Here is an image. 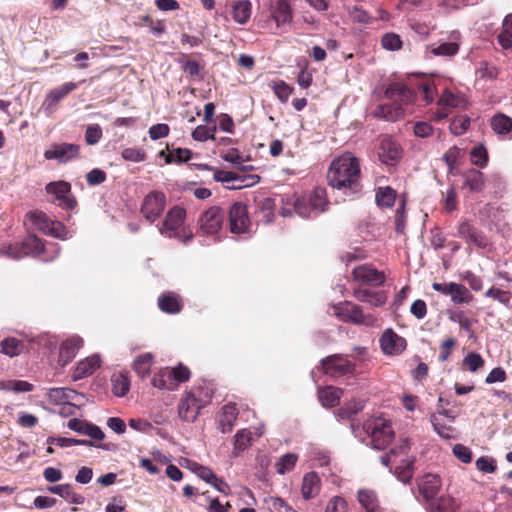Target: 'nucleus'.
Segmentation results:
<instances>
[{
	"label": "nucleus",
	"instance_id": "f257e3e1",
	"mask_svg": "<svg viewBox=\"0 0 512 512\" xmlns=\"http://www.w3.org/2000/svg\"><path fill=\"white\" fill-rule=\"evenodd\" d=\"M359 161L351 153H344L335 159L328 170L329 185L347 197H354L361 191Z\"/></svg>",
	"mask_w": 512,
	"mask_h": 512
},
{
	"label": "nucleus",
	"instance_id": "6e6d98bb",
	"mask_svg": "<svg viewBox=\"0 0 512 512\" xmlns=\"http://www.w3.org/2000/svg\"><path fill=\"white\" fill-rule=\"evenodd\" d=\"M470 125V119L466 116H459L454 118L450 123V131L454 135H462L466 132Z\"/></svg>",
	"mask_w": 512,
	"mask_h": 512
},
{
	"label": "nucleus",
	"instance_id": "0eeeda50",
	"mask_svg": "<svg viewBox=\"0 0 512 512\" xmlns=\"http://www.w3.org/2000/svg\"><path fill=\"white\" fill-rule=\"evenodd\" d=\"M333 314L342 322L355 325L372 326L376 318L371 314H365L362 308L350 301H344L332 306Z\"/></svg>",
	"mask_w": 512,
	"mask_h": 512
},
{
	"label": "nucleus",
	"instance_id": "338daca9",
	"mask_svg": "<svg viewBox=\"0 0 512 512\" xmlns=\"http://www.w3.org/2000/svg\"><path fill=\"white\" fill-rule=\"evenodd\" d=\"M453 455L461 462L468 464L472 461V451L469 447L456 444L453 447Z\"/></svg>",
	"mask_w": 512,
	"mask_h": 512
},
{
	"label": "nucleus",
	"instance_id": "680f3d73",
	"mask_svg": "<svg viewBox=\"0 0 512 512\" xmlns=\"http://www.w3.org/2000/svg\"><path fill=\"white\" fill-rule=\"evenodd\" d=\"M431 423L433 425L434 430L437 432L439 436L445 439H449L452 437L453 429L450 426L442 424L440 417L432 415Z\"/></svg>",
	"mask_w": 512,
	"mask_h": 512
},
{
	"label": "nucleus",
	"instance_id": "a18cd8bd",
	"mask_svg": "<svg viewBox=\"0 0 512 512\" xmlns=\"http://www.w3.org/2000/svg\"><path fill=\"white\" fill-rule=\"evenodd\" d=\"M235 177L237 180L232 181V185H227L228 189H242L246 187H251L257 184L260 180V177L255 174L242 175L235 173Z\"/></svg>",
	"mask_w": 512,
	"mask_h": 512
},
{
	"label": "nucleus",
	"instance_id": "c756f323",
	"mask_svg": "<svg viewBox=\"0 0 512 512\" xmlns=\"http://www.w3.org/2000/svg\"><path fill=\"white\" fill-rule=\"evenodd\" d=\"M301 490L303 498L306 500L315 497L319 493L320 478L315 472H310L304 475Z\"/></svg>",
	"mask_w": 512,
	"mask_h": 512
},
{
	"label": "nucleus",
	"instance_id": "393cba45",
	"mask_svg": "<svg viewBox=\"0 0 512 512\" xmlns=\"http://www.w3.org/2000/svg\"><path fill=\"white\" fill-rule=\"evenodd\" d=\"M47 490L53 494L65 499L68 503L75 505H82L85 502V497L76 493L70 484H59L50 486Z\"/></svg>",
	"mask_w": 512,
	"mask_h": 512
},
{
	"label": "nucleus",
	"instance_id": "2eb2a0df",
	"mask_svg": "<svg viewBox=\"0 0 512 512\" xmlns=\"http://www.w3.org/2000/svg\"><path fill=\"white\" fill-rule=\"evenodd\" d=\"M46 191L54 195L59 201V206L63 209H72L76 205L75 199L71 195V186L68 182L58 181L47 184Z\"/></svg>",
	"mask_w": 512,
	"mask_h": 512
},
{
	"label": "nucleus",
	"instance_id": "37998d69",
	"mask_svg": "<svg viewBox=\"0 0 512 512\" xmlns=\"http://www.w3.org/2000/svg\"><path fill=\"white\" fill-rule=\"evenodd\" d=\"M23 348V343L14 337L5 338L1 342V352L9 357L18 356Z\"/></svg>",
	"mask_w": 512,
	"mask_h": 512
},
{
	"label": "nucleus",
	"instance_id": "7c9ffc66",
	"mask_svg": "<svg viewBox=\"0 0 512 512\" xmlns=\"http://www.w3.org/2000/svg\"><path fill=\"white\" fill-rule=\"evenodd\" d=\"M458 51L459 43L457 42L455 36H453L452 41L434 44L428 48V53L433 56L452 57L456 55Z\"/></svg>",
	"mask_w": 512,
	"mask_h": 512
},
{
	"label": "nucleus",
	"instance_id": "864d4df0",
	"mask_svg": "<svg viewBox=\"0 0 512 512\" xmlns=\"http://www.w3.org/2000/svg\"><path fill=\"white\" fill-rule=\"evenodd\" d=\"M216 132V126L210 128L205 125L197 126L192 132V138L196 141L204 142L213 139Z\"/></svg>",
	"mask_w": 512,
	"mask_h": 512
},
{
	"label": "nucleus",
	"instance_id": "4468645a",
	"mask_svg": "<svg viewBox=\"0 0 512 512\" xmlns=\"http://www.w3.org/2000/svg\"><path fill=\"white\" fill-rule=\"evenodd\" d=\"M441 487V478L434 473H426L417 480L418 492L426 503L436 497Z\"/></svg>",
	"mask_w": 512,
	"mask_h": 512
},
{
	"label": "nucleus",
	"instance_id": "ddd939ff",
	"mask_svg": "<svg viewBox=\"0 0 512 512\" xmlns=\"http://www.w3.org/2000/svg\"><path fill=\"white\" fill-rule=\"evenodd\" d=\"M166 198L162 192L152 191L145 196L141 212L150 222L155 221L165 209Z\"/></svg>",
	"mask_w": 512,
	"mask_h": 512
},
{
	"label": "nucleus",
	"instance_id": "412c9836",
	"mask_svg": "<svg viewBox=\"0 0 512 512\" xmlns=\"http://www.w3.org/2000/svg\"><path fill=\"white\" fill-rule=\"evenodd\" d=\"M77 86V83L66 82L60 87L51 90L43 103L45 111L48 114H52L55 111L58 102L75 90Z\"/></svg>",
	"mask_w": 512,
	"mask_h": 512
},
{
	"label": "nucleus",
	"instance_id": "423d86ee",
	"mask_svg": "<svg viewBox=\"0 0 512 512\" xmlns=\"http://www.w3.org/2000/svg\"><path fill=\"white\" fill-rule=\"evenodd\" d=\"M363 430L369 436L371 445L376 450L385 449L394 438V431L389 421L383 418L367 420Z\"/></svg>",
	"mask_w": 512,
	"mask_h": 512
},
{
	"label": "nucleus",
	"instance_id": "5701e85b",
	"mask_svg": "<svg viewBox=\"0 0 512 512\" xmlns=\"http://www.w3.org/2000/svg\"><path fill=\"white\" fill-rule=\"evenodd\" d=\"M271 17L277 27L292 20L291 8L288 0H275L271 4Z\"/></svg>",
	"mask_w": 512,
	"mask_h": 512
},
{
	"label": "nucleus",
	"instance_id": "473e14b6",
	"mask_svg": "<svg viewBox=\"0 0 512 512\" xmlns=\"http://www.w3.org/2000/svg\"><path fill=\"white\" fill-rule=\"evenodd\" d=\"M159 308L166 313H178L180 312L182 305L178 295L172 292L161 295L158 299Z\"/></svg>",
	"mask_w": 512,
	"mask_h": 512
},
{
	"label": "nucleus",
	"instance_id": "9d476101",
	"mask_svg": "<svg viewBox=\"0 0 512 512\" xmlns=\"http://www.w3.org/2000/svg\"><path fill=\"white\" fill-rule=\"evenodd\" d=\"M321 367L325 374L332 377L345 376L355 371L354 364L340 354L330 355L322 359Z\"/></svg>",
	"mask_w": 512,
	"mask_h": 512
},
{
	"label": "nucleus",
	"instance_id": "bb28decb",
	"mask_svg": "<svg viewBox=\"0 0 512 512\" xmlns=\"http://www.w3.org/2000/svg\"><path fill=\"white\" fill-rule=\"evenodd\" d=\"M238 417V409L234 404H227L222 408L219 416V428L223 434L232 431Z\"/></svg>",
	"mask_w": 512,
	"mask_h": 512
},
{
	"label": "nucleus",
	"instance_id": "774afa93",
	"mask_svg": "<svg viewBox=\"0 0 512 512\" xmlns=\"http://www.w3.org/2000/svg\"><path fill=\"white\" fill-rule=\"evenodd\" d=\"M325 512H346V502L339 496L333 497L327 504Z\"/></svg>",
	"mask_w": 512,
	"mask_h": 512
},
{
	"label": "nucleus",
	"instance_id": "cd10ccee",
	"mask_svg": "<svg viewBox=\"0 0 512 512\" xmlns=\"http://www.w3.org/2000/svg\"><path fill=\"white\" fill-rule=\"evenodd\" d=\"M231 9L233 20L238 24H246L251 17L252 4L249 0H235Z\"/></svg>",
	"mask_w": 512,
	"mask_h": 512
},
{
	"label": "nucleus",
	"instance_id": "603ef678",
	"mask_svg": "<svg viewBox=\"0 0 512 512\" xmlns=\"http://www.w3.org/2000/svg\"><path fill=\"white\" fill-rule=\"evenodd\" d=\"M484 365V359L477 352L468 353L463 359V366L466 367L470 372H476Z\"/></svg>",
	"mask_w": 512,
	"mask_h": 512
},
{
	"label": "nucleus",
	"instance_id": "9b49d317",
	"mask_svg": "<svg viewBox=\"0 0 512 512\" xmlns=\"http://www.w3.org/2000/svg\"><path fill=\"white\" fill-rule=\"evenodd\" d=\"M229 225L233 234H245L250 231V220L247 208L243 203L236 202L229 209Z\"/></svg>",
	"mask_w": 512,
	"mask_h": 512
},
{
	"label": "nucleus",
	"instance_id": "58836bf2",
	"mask_svg": "<svg viewBox=\"0 0 512 512\" xmlns=\"http://www.w3.org/2000/svg\"><path fill=\"white\" fill-rule=\"evenodd\" d=\"M491 127L498 135H507L512 131V119L504 114H497L492 118Z\"/></svg>",
	"mask_w": 512,
	"mask_h": 512
},
{
	"label": "nucleus",
	"instance_id": "052dcab7",
	"mask_svg": "<svg viewBox=\"0 0 512 512\" xmlns=\"http://www.w3.org/2000/svg\"><path fill=\"white\" fill-rule=\"evenodd\" d=\"M121 156L124 160L135 163L142 162L146 159V154L143 150L132 147L123 149Z\"/></svg>",
	"mask_w": 512,
	"mask_h": 512
},
{
	"label": "nucleus",
	"instance_id": "e2e57ef3",
	"mask_svg": "<svg viewBox=\"0 0 512 512\" xmlns=\"http://www.w3.org/2000/svg\"><path fill=\"white\" fill-rule=\"evenodd\" d=\"M272 89L281 102H286L292 93V88L284 81L274 82Z\"/></svg>",
	"mask_w": 512,
	"mask_h": 512
},
{
	"label": "nucleus",
	"instance_id": "c03bdc74",
	"mask_svg": "<svg viewBox=\"0 0 512 512\" xmlns=\"http://www.w3.org/2000/svg\"><path fill=\"white\" fill-rule=\"evenodd\" d=\"M298 460V456L294 453H287L279 458L275 464L276 472L280 475H284L290 472Z\"/></svg>",
	"mask_w": 512,
	"mask_h": 512
},
{
	"label": "nucleus",
	"instance_id": "09e8293b",
	"mask_svg": "<svg viewBox=\"0 0 512 512\" xmlns=\"http://www.w3.org/2000/svg\"><path fill=\"white\" fill-rule=\"evenodd\" d=\"M252 433L248 429L239 430L235 435L234 450L236 452L245 451L251 444Z\"/></svg>",
	"mask_w": 512,
	"mask_h": 512
},
{
	"label": "nucleus",
	"instance_id": "a19ab883",
	"mask_svg": "<svg viewBox=\"0 0 512 512\" xmlns=\"http://www.w3.org/2000/svg\"><path fill=\"white\" fill-rule=\"evenodd\" d=\"M152 362L153 355L151 353L139 355L134 361V370L140 377H146L150 374Z\"/></svg>",
	"mask_w": 512,
	"mask_h": 512
},
{
	"label": "nucleus",
	"instance_id": "0e129e2a",
	"mask_svg": "<svg viewBox=\"0 0 512 512\" xmlns=\"http://www.w3.org/2000/svg\"><path fill=\"white\" fill-rule=\"evenodd\" d=\"M102 137V129L98 124L89 125L85 131V140L88 145L97 144Z\"/></svg>",
	"mask_w": 512,
	"mask_h": 512
},
{
	"label": "nucleus",
	"instance_id": "dca6fc26",
	"mask_svg": "<svg viewBox=\"0 0 512 512\" xmlns=\"http://www.w3.org/2000/svg\"><path fill=\"white\" fill-rule=\"evenodd\" d=\"M79 146L70 143L54 144L44 152V157L48 160L55 159L60 163L69 162L77 158Z\"/></svg>",
	"mask_w": 512,
	"mask_h": 512
},
{
	"label": "nucleus",
	"instance_id": "c9c22d12",
	"mask_svg": "<svg viewBox=\"0 0 512 512\" xmlns=\"http://www.w3.org/2000/svg\"><path fill=\"white\" fill-rule=\"evenodd\" d=\"M358 501L366 512H376L379 508L378 498L373 490L360 489L358 491Z\"/></svg>",
	"mask_w": 512,
	"mask_h": 512
},
{
	"label": "nucleus",
	"instance_id": "bf43d9fd",
	"mask_svg": "<svg viewBox=\"0 0 512 512\" xmlns=\"http://www.w3.org/2000/svg\"><path fill=\"white\" fill-rule=\"evenodd\" d=\"M460 103L461 99L449 90H445L438 101L440 107L447 109L458 107Z\"/></svg>",
	"mask_w": 512,
	"mask_h": 512
},
{
	"label": "nucleus",
	"instance_id": "20e7f679",
	"mask_svg": "<svg viewBox=\"0 0 512 512\" xmlns=\"http://www.w3.org/2000/svg\"><path fill=\"white\" fill-rule=\"evenodd\" d=\"M186 212L176 206L169 210L162 225L159 227L161 235L167 238H176L182 242H188L193 238V233L184 227Z\"/></svg>",
	"mask_w": 512,
	"mask_h": 512
},
{
	"label": "nucleus",
	"instance_id": "c85d7f7f",
	"mask_svg": "<svg viewBox=\"0 0 512 512\" xmlns=\"http://www.w3.org/2000/svg\"><path fill=\"white\" fill-rule=\"evenodd\" d=\"M343 390L338 387L328 386L318 391V397L324 407L332 408L339 404Z\"/></svg>",
	"mask_w": 512,
	"mask_h": 512
},
{
	"label": "nucleus",
	"instance_id": "aec40b11",
	"mask_svg": "<svg viewBox=\"0 0 512 512\" xmlns=\"http://www.w3.org/2000/svg\"><path fill=\"white\" fill-rule=\"evenodd\" d=\"M457 235L474 244L478 248H485L488 245L486 236L473 227L468 221H462L457 228Z\"/></svg>",
	"mask_w": 512,
	"mask_h": 512
},
{
	"label": "nucleus",
	"instance_id": "7ed1b4c3",
	"mask_svg": "<svg viewBox=\"0 0 512 512\" xmlns=\"http://www.w3.org/2000/svg\"><path fill=\"white\" fill-rule=\"evenodd\" d=\"M1 252L12 259L44 254V261H52L59 255L60 247L57 243L53 242L44 244L35 235H28L21 243L3 247Z\"/></svg>",
	"mask_w": 512,
	"mask_h": 512
},
{
	"label": "nucleus",
	"instance_id": "f03ea898",
	"mask_svg": "<svg viewBox=\"0 0 512 512\" xmlns=\"http://www.w3.org/2000/svg\"><path fill=\"white\" fill-rule=\"evenodd\" d=\"M385 97L393 100L394 103L379 105L373 111V115L386 121L394 122L404 117L405 110L402 104L412 103L415 99V94L405 85L395 82L387 87Z\"/></svg>",
	"mask_w": 512,
	"mask_h": 512
},
{
	"label": "nucleus",
	"instance_id": "a211bd4d",
	"mask_svg": "<svg viewBox=\"0 0 512 512\" xmlns=\"http://www.w3.org/2000/svg\"><path fill=\"white\" fill-rule=\"evenodd\" d=\"M380 347L386 355H398L406 348V340L393 330L387 329L380 337Z\"/></svg>",
	"mask_w": 512,
	"mask_h": 512
},
{
	"label": "nucleus",
	"instance_id": "72a5a7b5",
	"mask_svg": "<svg viewBox=\"0 0 512 512\" xmlns=\"http://www.w3.org/2000/svg\"><path fill=\"white\" fill-rule=\"evenodd\" d=\"M83 346V339L79 336H72L65 340L60 347V356L69 361L74 358L76 352Z\"/></svg>",
	"mask_w": 512,
	"mask_h": 512
},
{
	"label": "nucleus",
	"instance_id": "4be33fe9",
	"mask_svg": "<svg viewBox=\"0 0 512 512\" xmlns=\"http://www.w3.org/2000/svg\"><path fill=\"white\" fill-rule=\"evenodd\" d=\"M460 503L450 495L434 498L427 503V512H458Z\"/></svg>",
	"mask_w": 512,
	"mask_h": 512
},
{
	"label": "nucleus",
	"instance_id": "e433bc0d",
	"mask_svg": "<svg viewBox=\"0 0 512 512\" xmlns=\"http://www.w3.org/2000/svg\"><path fill=\"white\" fill-rule=\"evenodd\" d=\"M413 463L414 460L412 458L406 457L401 460V463L394 464L395 470L394 474L397 479L403 483H407L413 476Z\"/></svg>",
	"mask_w": 512,
	"mask_h": 512
},
{
	"label": "nucleus",
	"instance_id": "1a4fd4ad",
	"mask_svg": "<svg viewBox=\"0 0 512 512\" xmlns=\"http://www.w3.org/2000/svg\"><path fill=\"white\" fill-rule=\"evenodd\" d=\"M209 402V397L203 399L195 390H191L186 393L185 397L180 401L178 405V414L180 418L187 422H194L200 410L205 407Z\"/></svg>",
	"mask_w": 512,
	"mask_h": 512
},
{
	"label": "nucleus",
	"instance_id": "6e6552de",
	"mask_svg": "<svg viewBox=\"0 0 512 512\" xmlns=\"http://www.w3.org/2000/svg\"><path fill=\"white\" fill-rule=\"evenodd\" d=\"M26 217L35 229L54 238L67 239L66 227L59 221L51 220L44 212L31 211Z\"/></svg>",
	"mask_w": 512,
	"mask_h": 512
},
{
	"label": "nucleus",
	"instance_id": "ea45409f",
	"mask_svg": "<svg viewBox=\"0 0 512 512\" xmlns=\"http://www.w3.org/2000/svg\"><path fill=\"white\" fill-rule=\"evenodd\" d=\"M464 184L471 191L480 192L485 185L484 174L478 170H470L465 175Z\"/></svg>",
	"mask_w": 512,
	"mask_h": 512
},
{
	"label": "nucleus",
	"instance_id": "de8ad7c7",
	"mask_svg": "<svg viewBox=\"0 0 512 512\" xmlns=\"http://www.w3.org/2000/svg\"><path fill=\"white\" fill-rule=\"evenodd\" d=\"M363 408L364 403L362 400L353 399L337 411V416L341 419L350 418L352 415L360 412Z\"/></svg>",
	"mask_w": 512,
	"mask_h": 512
},
{
	"label": "nucleus",
	"instance_id": "a878e982",
	"mask_svg": "<svg viewBox=\"0 0 512 512\" xmlns=\"http://www.w3.org/2000/svg\"><path fill=\"white\" fill-rule=\"evenodd\" d=\"M100 358L98 355H92L80 361L73 372V379L80 380L90 376L100 367Z\"/></svg>",
	"mask_w": 512,
	"mask_h": 512
},
{
	"label": "nucleus",
	"instance_id": "49530a36",
	"mask_svg": "<svg viewBox=\"0 0 512 512\" xmlns=\"http://www.w3.org/2000/svg\"><path fill=\"white\" fill-rule=\"evenodd\" d=\"M376 202L382 207H391L395 202V191L391 187H380L375 195Z\"/></svg>",
	"mask_w": 512,
	"mask_h": 512
},
{
	"label": "nucleus",
	"instance_id": "13d9d810",
	"mask_svg": "<svg viewBox=\"0 0 512 512\" xmlns=\"http://www.w3.org/2000/svg\"><path fill=\"white\" fill-rule=\"evenodd\" d=\"M190 469L193 473H195L199 478L204 480L206 483L210 484L213 479H215L216 474L208 467L202 466L198 463H192Z\"/></svg>",
	"mask_w": 512,
	"mask_h": 512
},
{
	"label": "nucleus",
	"instance_id": "f704fd0d",
	"mask_svg": "<svg viewBox=\"0 0 512 512\" xmlns=\"http://www.w3.org/2000/svg\"><path fill=\"white\" fill-rule=\"evenodd\" d=\"M451 288L450 297L451 301L455 304H468L472 301L473 295L470 291L462 284L449 282Z\"/></svg>",
	"mask_w": 512,
	"mask_h": 512
},
{
	"label": "nucleus",
	"instance_id": "4c0bfd02",
	"mask_svg": "<svg viewBox=\"0 0 512 512\" xmlns=\"http://www.w3.org/2000/svg\"><path fill=\"white\" fill-rule=\"evenodd\" d=\"M112 392L117 397L125 396L130 388V382L127 375L123 373L113 374L111 377Z\"/></svg>",
	"mask_w": 512,
	"mask_h": 512
},
{
	"label": "nucleus",
	"instance_id": "3c124183",
	"mask_svg": "<svg viewBox=\"0 0 512 512\" xmlns=\"http://www.w3.org/2000/svg\"><path fill=\"white\" fill-rule=\"evenodd\" d=\"M409 448H410L409 441L407 439L403 440L397 449L391 450L390 455H382L380 457L381 463L384 466H389L391 463L393 465L396 464V459H395L396 455L397 454L406 455Z\"/></svg>",
	"mask_w": 512,
	"mask_h": 512
},
{
	"label": "nucleus",
	"instance_id": "2f4dec72",
	"mask_svg": "<svg viewBox=\"0 0 512 512\" xmlns=\"http://www.w3.org/2000/svg\"><path fill=\"white\" fill-rule=\"evenodd\" d=\"M353 295L359 301L368 303L373 307L382 306L386 302V297L383 293L372 292L367 289H355Z\"/></svg>",
	"mask_w": 512,
	"mask_h": 512
},
{
	"label": "nucleus",
	"instance_id": "5fc2aeb1",
	"mask_svg": "<svg viewBox=\"0 0 512 512\" xmlns=\"http://www.w3.org/2000/svg\"><path fill=\"white\" fill-rule=\"evenodd\" d=\"M192 156V152L189 149L186 148H177L172 150L167 156H166V163L171 162H187L190 160Z\"/></svg>",
	"mask_w": 512,
	"mask_h": 512
},
{
	"label": "nucleus",
	"instance_id": "f8f14e48",
	"mask_svg": "<svg viewBox=\"0 0 512 512\" xmlns=\"http://www.w3.org/2000/svg\"><path fill=\"white\" fill-rule=\"evenodd\" d=\"M225 213L217 206L210 207L200 218V231L205 235H216L224 223Z\"/></svg>",
	"mask_w": 512,
	"mask_h": 512
},
{
	"label": "nucleus",
	"instance_id": "8fccbe9b",
	"mask_svg": "<svg viewBox=\"0 0 512 512\" xmlns=\"http://www.w3.org/2000/svg\"><path fill=\"white\" fill-rule=\"evenodd\" d=\"M470 159L474 165L480 168H484L488 162V154L486 148L481 144L475 146L470 152Z\"/></svg>",
	"mask_w": 512,
	"mask_h": 512
},
{
	"label": "nucleus",
	"instance_id": "4d7b16f0",
	"mask_svg": "<svg viewBox=\"0 0 512 512\" xmlns=\"http://www.w3.org/2000/svg\"><path fill=\"white\" fill-rule=\"evenodd\" d=\"M4 388L15 393H24L32 391L33 384L24 380H10L5 383Z\"/></svg>",
	"mask_w": 512,
	"mask_h": 512
},
{
	"label": "nucleus",
	"instance_id": "6ab92c4d",
	"mask_svg": "<svg viewBox=\"0 0 512 512\" xmlns=\"http://www.w3.org/2000/svg\"><path fill=\"white\" fill-rule=\"evenodd\" d=\"M353 278L363 284L374 286L382 285L385 281L383 272L378 271L371 265L357 266L352 271Z\"/></svg>",
	"mask_w": 512,
	"mask_h": 512
},
{
	"label": "nucleus",
	"instance_id": "39448f33",
	"mask_svg": "<svg viewBox=\"0 0 512 512\" xmlns=\"http://www.w3.org/2000/svg\"><path fill=\"white\" fill-rule=\"evenodd\" d=\"M293 211L303 218H309L326 210L328 202L323 188H316L311 193L308 201L293 197L290 200Z\"/></svg>",
	"mask_w": 512,
	"mask_h": 512
},
{
	"label": "nucleus",
	"instance_id": "79ce46f5",
	"mask_svg": "<svg viewBox=\"0 0 512 512\" xmlns=\"http://www.w3.org/2000/svg\"><path fill=\"white\" fill-rule=\"evenodd\" d=\"M448 318L450 321L457 323L460 329L468 332L471 336L473 335L472 326L474 321L468 318L462 311H448Z\"/></svg>",
	"mask_w": 512,
	"mask_h": 512
},
{
	"label": "nucleus",
	"instance_id": "69168bd1",
	"mask_svg": "<svg viewBox=\"0 0 512 512\" xmlns=\"http://www.w3.org/2000/svg\"><path fill=\"white\" fill-rule=\"evenodd\" d=\"M383 48L386 50L395 51L401 48L402 41L400 37L394 33H387L381 40Z\"/></svg>",
	"mask_w": 512,
	"mask_h": 512
},
{
	"label": "nucleus",
	"instance_id": "b1692460",
	"mask_svg": "<svg viewBox=\"0 0 512 512\" xmlns=\"http://www.w3.org/2000/svg\"><path fill=\"white\" fill-rule=\"evenodd\" d=\"M78 397V393L70 388L55 387L47 391L48 401L53 405H62L74 401Z\"/></svg>",
	"mask_w": 512,
	"mask_h": 512
},
{
	"label": "nucleus",
	"instance_id": "f3484780",
	"mask_svg": "<svg viewBox=\"0 0 512 512\" xmlns=\"http://www.w3.org/2000/svg\"><path fill=\"white\" fill-rule=\"evenodd\" d=\"M378 157L382 163L393 166L401 159L402 148L393 139L385 137L381 140Z\"/></svg>",
	"mask_w": 512,
	"mask_h": 512
}]
</instances>
